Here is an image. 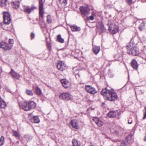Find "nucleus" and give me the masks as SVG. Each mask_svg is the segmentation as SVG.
<instances>
[{"label":"nucleus","mask_w":146,"mask_h":146,"mask_svg":"<svg viewBox=\"0 0 146 146\" xmlns=\"http://www.w3.org/2000/svg\"><path fill=\"white\" fill-rule=\"evenodd\" d=\"M101 94L105 97L106 99L110 101H114L117 99L116 93L113 90H108L105 88L102 90Z\"/></svg>","instance_id":"nucleus-1"},{"label":"nucleus","mask_w":146,"mask_h":146,"mask_svg":"<svg viewBox=\"0 0 146 146\" xmlns=\"http://www.w3.org/2000/svg\"><path fill=\"white\" fill-rule=\"evenodd\" d=\"M126 48L127 53L133 56H137L138 54V49L137 46H134L132 48L130 47L129 45H127Z\"/></svg>","instance_id":"nucleus-2"},{"label":"nucleus","mask_w":146,"mask_h":146,"mask_svg":"<svg viewBox=\"0 0 146 146\" xmlns=\"http://www.w3.org/2000/svg\"><path fill=\"white\" fill-rule=\"evenodd\" d=\"M43 0H38V8H39V17H41L42 19H43L44 18V3Z\"/></svg>","instance_id":"nucleus-3"},{"label":"nucleus","mask_w":146,"mask_h":146,"mask_svg":"<svg viewBox=\"0 0 146 146\" xmlns=\"http://www.w3.org/2000/svg\"><path fill=\"white\" fill-rule=\"evenodd\" d=\"M108 25H110L108 29L112 34H115L118 31V28L114 23H111V22L108 23Z\"/></svg>","instance_id":"nucleus-4"},{"label":"nucleus","mask_w":146,"mask_h":146,"mask_svg":"<svg viewBox=\"0 0 146 146\" xmlns=\"http://www.w3.org/2000/svg\"><path fill=\"white\" fill-rule=\"evenodd\" d=\"M3 13L4 23L9 25L10 23L11 20L10 15L9 13L7 12H4Z\"/></svg>","instance_id":"nucleus-5"},{"label":"nucleus","mask_w":146,"mask_h":146,"mask_svg":"<svg viewBox=\"0 0 146 146\" xmlns=\"http://www.w3.org/2000/svg\"><path fill=\"white\" fill-rule=\"evenodd\" d=\"M19 105L21 108L25 111H27L30 110V107H29V106L28 102L26 101L23 102H19Z\"/></svg>","instance_id":"nucleus-6"},{"label":"nucleus","mask_w":146,"mask_h":146,"mask_svg":"<svg viewBox=\"0 0 146 146\" xmlns=\"http://www.w3.org/2000/svg\"><path fill=\"white\" fill-rule=\"evenodd\" d=\"M60 98L65 101H68L72 99V96L68 92L62 93L60 95Z\"/></svg>","instance_id":"nucleus-7"},{"label":"nucleus","mask_w":146,"mask_h":146,"mask_svg":"<svg viewBox=\"0 0 146 146\" xmlns=\"http://www.w3.org/2000/svg\"><path fill=\"white\" fill-rule=\"evenodd\" d=\"M79 9L81 13L84 15H88L89 13L90 9L88 7L81 6Z\"/></svg>","instance_id":"nucleus-8"},{"label":"nucleus","mask_w":146,"mask_h":146,"mask_svg":"<svg viewBox=\"0 0 146 146\" xmlns=\"http://www.w3.org/2000/svg\"><path fill=\"white\" fill-rule=\"evenodd\" d=\"M0 47L4 49L5 50H9L12 47V46L9 45L6 42L2 41L0 43Z\"/></svg>","instance_id":"nucleus-9"},{"label":"nucleus","mask_w":146,"mask_h":146,"mask_svg":"<svg viewBox=\"0 0 146 146\" xmlns=\"http://www.w3.org/2000/svg\"><path fill=\"white\" fill-rule=\"evenodd\" d=\"M85 90L88 93L91 94H94L97 93L96 90L90 85H86L85 86Z\"/></svg>","instance_id":"nucleus-10"},{"label":"nucleus","mask_w":146,"mask_h":146,"mask_svg":"<svg viewBox=\"0 0 146 146\" xmlns=\"http://www.w3.org/2000/svg\"><path fill=\"white\" fill-rule=\"evenodd\" d=\"M70 126L72 129H78L79 128L78 122L75 119H73L71 121L70 123Z\"/></svg>","instance_id":"nucleus-11"},{"label":"nucleus","mask_w":146,"mask_h":146,"mask_svg":"<svg viewBox=\"0 0 146 146\" xmlns=\"http://www.w3.org/2000/svg\"><path fill=\"white\" fill-rule=\"evenodd\" d=\"M60 82L62 86L66 88H70L71 86V84L70 82L68 81L66 79H62L61 80Z\"/></svg>","instance_id":"nucleus-12"},{"label":"nucleus","mask_w":146,"mask_h":146,"mask_svg":"<svg viewBox=\"0 0 146 146\" xmlns=\"http://www.w3.org/2000/svg\"><path fill=\"white\" fill-rule=\"evenodd\" d=\"M135 58L138 61H139L142 63H145L144 62L146 60V54L145 53H142Z\"/></svg>","instance_id":"nucleus-13"},{"label":"nucleus","mask_w":146,"mask_h":146,"mask_svg":"<svg viewBox=\"0 0 146 146\" xmlns=\"http://www.w3.org/2000/svg\"><path fill=\"white\" fill-rule=\"evenodd\" d=\"M121 114L120 111L117 110L110 111L108 114V115L110 117H114L117 116H119Z\"/></svg>","instance_id":"nucleus-14"},{"label":"nucleus","mask_w":146,"mask_h":146,"mask_svg":"<svg viewBox=\"0 0 146 146\" xmlns=\"http://www.w3.org/2000/svg\"><path fill=\"white\" fill-rule=\"evenodd\" d=\"M57 67L58 70L62 71L65 70L66 68L64 62L61 61H59L57 63Z\"/></svg>","instance_id":"nucleus-15"},{"label":"nucleus","mask_w":146,"mask_h":146,"mask_svg":"<svg viewBox=\"0 0 146 146\" xmlns=\"http://www.w3.org/2000/svg\"><path fill=\"white\" fill-rule=\"evenodd\" d=\"M138 43L137 39L133 38L131 40L129 44V46L133 48V47L137 46V45Z\"/></svg>","instance_id":"nucleus-16"},{"label":"nucleus","mask_w":146,"mask_h":146,"mask_svg":"<svg viewBox=\"0 0 146 146\" xmlns=\"http://www.w3.org/2000/svg\"><path fill=\"white\" fill-rule=\"evenodd\" d=\"M36 9V7H35L33 6L30 7L29 6H27L24 8V11L25 12L29 14L32 11H33Z\"/></svg>","instance_id":"nucleus-17"},{"label":"nucleus","mask_w":146,"mask_h":146,"mask_svg":"<svg viewBox=\"0 0 146 146\" xmlns=\"http://www.w3.org/2000/svg\"><path fill=\"white\" fill-rule=\"evenodd\" d=\"M106 31V29L103 25H101L98 26L97 28V32L99 34H102Z\"/></svg>","instance_id":"nucleus-18"},{"label":"nucleus","mask_w":146,"mask_h":146,"mask_svg":"<svg viewBox=\"0 0 146 146\" xmlns=\"http://www.w3.org/2000/svg\"><path fill=\"white\" fill-rule=\"evenodd\" d=\"M93 120L99 127H101L103 125V122L99 118L95 117L93 119Z\"/></svg>","instance_id":"nucleus-19"},{"label":"nucleus","mask_w":146,"mask_h":146,"mask_svg":"<svg viewBox=\"0 0 146 146\" xmlns=\"http://www.w3.org/2000/svg\"><path fill=\"white\" fill-rule=\"evenodd\" d=\"M131 65L134 69L136 70L137 69L138 65L135 59H133L132 60L131 62Z\"/></svg>","instance_id":"nucleus-20"},{"label":"nucleus","mask_w":146,"mask_h":146,"mask_svg":"<svg viewBox=\"0 0 146 146\" xmlns=\"http://www.w3.org/2000/svg\"><path fill=\"white\" fill-rule=\"evenodd\" d=\"M7 105L4 100L0 96V108H2L5 109Z\"/></svg>","instance_id":"nucleus-21"},{"label":"nucleus","mask_w":146,"mask_h":146,"mask_svg":"<svg viewBox=\"0 0 146 146\" xmlns=\"http://www.w3.org/2000/svg\"><path fill=\"white\" fill-rule=\"evenodd\" d=\"M8 3L7 0H0V4L1 7L7 8V6Z\"/></svg>","instance_id":"nucleus-22"},{"label":"nucleus","mask_w":146,"mask_h":146,"mask_svg":"<svg viewBox=\"0 0 146 146\" xmlns=\"http://www.w3.org/2000/svg\"><path fill=\"white\" fill-rule=\"evenodd\" d=\"M29 107H30V110L31 109L34 108L36 106V104L33 101H29L28 102Z\"/></svg>","instance_id":"nucleus-23"},{"label":"nucleus","mask_w":146,"mask_h":146,"mask_svg":"<svg viewBox=\"0 0 146 146\" xmlns=\"http://www.w3.org/2000/svg\"><path fill=\"white\" fill-rule=\"evenodd\" d=\"M19 1L13 2L12 3L13 7L16 9H17L19 7Z\"/></svg>","instance_id":"nucleus-24"},{"label":"nucleus","mask_w":146,"mask_h":146,"mask_svg":"<svg viewBox=\"0 0 146 146\" xmlns=\"http://www.w3.org/2000/svg\"><path fill=\"white\" fill-rule=\"evenodd\" d=\"M70 28L72 31H79L80 30V27L75 25H71Z\"/></svg>","instance_id":"nucleus-25"},{"label":"nucleus","mask_w":146,"mask_h":146,"mask_svg":"<svg viewBox=\"0 0 146 146\" xmlns=\"http://www.w3.org/2000/svg\"><path fill=\"white\" fill-rule=\"evenodd\" d=\"M100 50V46H94L93 48V51L96 55L99 52Z\"/></svg>","instance_id":"nucleus-26"},{"label":"nucleus","mask_w":146,"mask_h":146,"mask_svg":"<svg viewBox=\"0 0 146 146\" xmlns=\"http://www.w3.org/2000/svg\"><path fill=\"white\" fill-rule=\"evenodd\" d=\"M131 143L128 139H127L125 141H122L121 142L120 146H127L128 145Z\"/></svg>","instance_id":"nucleus-27"},{"label":"nucleus","mask_w":146,"mask_h":146,"mask_svg":"<svg viewBox=\"0 0 146 146\" xmlns=\"http://www.w3.org/2000/svg\"><path fill=\"white\" fill-rule=\"evenodd\" d=\"M73 145L74 146H80V143L76 139H74L72 141Z\"/></svg>","instance_id":"nucleus-28"},{"label":"nucleus","mask_w":146,"mask_h":146,"mask_svg":"<svg viewBox=\"0 0 146 146\" xmlns=\"http://www.w3.org/2000/svg\"><path fill=\"white\" fill-rule=\"evenodd\" d=\"M32 120L33 122L35 123H39L40 122V120L37 116H35L33 117L32 118Z\"/></svg>","instance_id":"nucleus-29"},{"label":"nucleus","mask_w":146,"mask_h":146,"mask_svg":"<svg viewBox=\"0 0 146 146\" xmlns=\"http://www.w3.org/2000/svg\"><path fill=\"white\" fill-rule=\"evenodd\" d=\"M13 135L15 136L17 139H19L20 138V135L17 131H13Z\"/></svg>","instance_id":"nucleus-30"},{"label":"nucleus","mask_w":146,"mask_h":146,"mask_svg":"<svg viewBox=\"0 0 146 146\" xmlns=\"http://www.w3.org/2000/svg\"><path fill=\"white\" fill-rule=\"evenodd\" d=\"M67 0H58V1L63 6H65L67 4Z\"/></svg>","instance_id":"nucleus-31"},{"label":"nucleus","mask_w":146,"mask_h":146,"mask_svg":"<svg viewBox=\"0 0 146 146\" xmlns=\"http://www.w3.org/2000/svg\"><path fill=\"white\" fill-rule=\"evenodd\" d=\"M57 40L59 42L63 43L64 42V39L61 37V35L59 34L57 36Z\"/></svg>","instance_id":"nucleus-32"},{"label":"nucleus","mask_w":146,"mask_h":146,"mask_svg":"<svg viewBox=\"0 0 146 146\" xmlns=\"http://www.w3.org/2000/svg\"><path fill=\"white\" fill-rule=\"evenodd\" d=\"M35 89L36 91V94L38 95H40L42 93V92L39 88L38 86H36Z\"/></svg>","instance_id":"nucleus-33"},{"label":"nucleus","mask_w":146,"mask_h":146,"mask_svg":"<svg viewBox=\"0 0 146 146\" xmlns=\"http://www.w3.org/2000/svg\"><path fill=\"white\" fill-rule=\"evenodd\" d=\"M10 74L14 77L16 78L17 76V74L13 69H11Z\"/></svg>","instance_id":"nucleus-34"},{"label":"nucleus","mask_w":146,"mask_h":146,"mask_svg":"<svg viewBox=\"0 0 146 146\" xmlns=\"http://www.w3.org/2000/svg\"><path fill=\"white\" fill-rule=\"evenodd\" d=\"M26 93L28 95L30 96H33V93L31 90L27 89L26 90Z\"/></svg>","instance_id":"nucleus-35"},{"label":"nucleus","mask_w":146,"mask_h":146,"mask_svg":"<svg viewBox=\"0 0 146 146\" xmlns=\"http://www.w3.org/2000/svg\"><path fill=\"white\" fill-rule=\"evenodd\" d=\"M5 138L3 136H2L0 138V146H2L4 144Z\"/></svg>","instance_id":"nucleus-36"},{"label":"nucleus","mask_w":146,"mask_h":146,"mask_svg":"<svg viewBox=\"0 0 146 146\" xmlns=\"http://www.w3.org/2000/svg\"><path fill=\"white\" fill-rule=\"evenodd\" d=\"M145 27V25L143 23H141L139 27V28L140 31H141L143 30Z\"/></svg>","instance_id":"nucleus-37"},{"label":"nucleus","mask_w":146,"mask_h":146,"mask_svg":"<svg viewBox=\"0 0 146 146\" xmlns=\"http://www.w3.org/2000/svg\"><path fill=\"white\" fill-rule=\"evenodd\" d=\"M141 41L142 44L145 43L146 42L145 37L143 36L141 39Z\"/></svg>","instance_id":"nucleus-38"},{"label":"nucleus","mask_w":146,"mask_h":146,"mask_svg":"<svg viewBox=\"0 0 146 146\" xmlns=\"http://www.w3.org/2000/svg\"><path fill=\"white\" fill-rule=\"evenodd\" d=\"M14 40L13 39H10L9 40V45H12V44L14 43Z\"/></svg>","instance_id":"nucleus-39"},{"label":"nucleus","mask_w":146,"mask_h":146,"mask_svg":"<svg viewBox=\"0 0 146 146\" xmlns=\"http://www.w3.org/2000/svg\"><path fill=\"white\" fill-rule=\"evenodd\" d=\"M47 21L48 23H50L51 22V20L50 19V15H48L47 17Z\"/></svg>","instance_id":"nucleus-40"},{"label":"nucleus","mask_w":146,"mask_h":146,"mask_svg":"<svg viewBox=\"0 0 146 146\" xmlns=\"http://www.w3.org/2000/svg\"><path fill=\"white\" fill-rule=\"evenodd\" d=\"M35 36V34L33 33H31L30 35V37L31 38V39L32 40L33 39Z\"/></svg>","instance_id":"nucleus-41"},{"label":"nucleus","mask_w":146,"mask_h":146,"mask_svg":"<svg viewBox=\"0 0 146 146\" xmlns=\"http://www.w3.org/2000/svg\"><path fill=\"white\" fill-rule=\"evenodd\" d=\"M113 133L116 135V136H117L119 134V132L117 130H115L114 131Z\"/></svg>","instance_id":"nucleus-42"},{"label":"nucleus","mask_w":146,"mask_h":146,"mask_svg":"<svg viewBox=\"0 0 146 146\" xmlns=\"http://www.w3.org/2000/svg\"><path fill=\"white\" fill-rule=\"evenodd\" d=\"M144 110H145V113L143 117V119H145L146 117V107H145Z\"/></svg>","instance_id":"nucleus-43"},{"label":"nucleus","mask_w":146,"mask_h":146,"mask_svg":"<svg viewBox=\"0 0 146 146\" xmlns=\"http://www.w3.org/2000/svg\"><path fill=\"white\" fill-rule=\"evenodd\" d=\"M94 17L93 15L90 16L89 17V19H88V20H93L94 19Z\"/></svg>","instance_id":"nucleus-44"},{"label":"nucleus","mask_w":146,"mask_h":146,"mask_svg":"<svg viewBox=\"0 0 146 146\" xmlns=\"http://www.w3.org/2000/svg\"><path fill=\"white\" fill-rule=\"evenodd\" d=\"M127 2L129 4H131L132 2V0H127Z\"/></svg>","instance_id":"nucleus-45"},{"label":"nucleus","mask_w":146,"mask_h":146,"mask_svg":"<svg viewBox=\"0 0 146 146\" xmlns=\"http://www.w3.org/2000/svg\"><path fill=\"white\" fill-rule=\"evenodd\" d=\"M47 46L48 48L49 49V50H50V46L51 45L50 43L48 44H47Z\"/></svg>","instance_id":"nucleus-46"},{"label":"nucleus","mask_w":146,"mask_h":146,"mask_svg":"<svg viewBox=\"0 0 146 146\" xmlns=\"http://www.w3.org/2000/svg\"><path fill=\"white\" fill-rule=\"evenodd\" d=\"M132 123V120H131L130 121L129 120H128V123L129 124H131Z\"/></svg>","instance_id":"nucleus-47"},{"label":"nucleus","mask_w":146,"mask_h":146,"mask_svg":"<svg viewBox=\"0 0 146 146\" xmlns=\"http://www.w3.org/2000/svg\"><path fill=\"white\" fill-rule=\"evenodd\" d=\"M146 136H145V137H144V141H146Z\"/></svg>","instance_id":"nucleus-48"},{"label":"nucleus","mask_w":146,"mask_h":146,"mask_svg":"<svg viewBox=\"0 0 146 146\" xmlns=\"http://www.w3.org/2000/svg\"><path fill=\"white\" fill-rule=\"evenodd\" d=\"M26 135H25V137H26Z\"/></svg>","instance_id":"nucleus-49"}]
</instances>
